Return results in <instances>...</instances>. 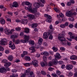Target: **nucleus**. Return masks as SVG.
Returning <instances> with one entry per match:
<instances>
[{
    "label": "nucleus",
    "instance_id": "obj_5",
    "mask_svg": "<svg viewBox=\"0 0 77 77\" xmlns=\"http://www.w3.org/2000/svg\"><path fill=\"white\" fill-rule=\"evenodd\" d=\"M51 33L50 32H45L44 33L43 35V37L45 39H47L49 35H51Z\"/></svg>",
    "mask_w": 77,
    "mask_h": 77
},
{
    "label": "nucleus",
    "instance_id": "obj_59",
    "mask_svg": "<svg viewBox=\"0 0 77 77\" xmlns=\"http://www.w3.org/2000/svg\"><path fill=\"white\" fill-rule=\"evenodd\" d=\"M41 74H42L43 75H46L45 72L44 71L41 72Z\"/></svg>",
    "mask_w": 77,
    "mask_h": 77
},
{
    "label": "nucleus",
    "instance_id": "obj_49",
    "mask_svg": "<svg viewBox=\"0 0 77 77\" xmlns=\"http://www.w3.org/2000/svg\"><path fill=\"white\" fill-rule=\"evenodd\" d=\"M69 26L70 28H72L74 27V25L72 24H69Z\"/></svg>",
    "mask_w": 77,
    "mask_h": 77
},
{
    "label": "nucleus",
    "instance_id": "obj_42",
    "mask_svg": "<svg viewBox=\"0 0 77 77\" xmlns=\"http://www.w3.org/2000/svg\"><path fill=\"white\" fill-rule=\"evenodd\" d=\"M52 75L53 76V77H58V76H57V75L55 73L52 74Z\"/></svg>",
    "mask_w": 77,
    "mask_h": 77
},
{
    "label": "nucleus",
    "instance_id": "obj_39",
    "mask_svg": "<svg viewBox=\"0 0 77 77\" xmlns=\"http://www.w3.org/2000/svg\"><path fill=\"white\" fill-rule=\"evenodd\" d=\"M60 27H61V28L64 29V28H65L66 26L64 24H61L60 25Z\"/></svg>",
    "mask_w": 77,
    "mask_h": 77
},
{
    "label": "nucleus",
    "instance_id": "obj_40",
    "mask_svg": "<svg viewBox=\"0 0 77 77\" xmlns=\"http://www.w3.org/2000/svg\"><path fill=\"white\" fill-rule=\"evenodd\" d=\"M70 38L71 39H75V36L74 34H72L70 36Z\"/></svg>",
    "mask_w": 77,
    "mask_h": 77
},
{
    "label": "nucleus",
    "instance_id": "obj_57",
    "mask_svg": "<svg viewBox=\"0 0 77 77\" xmlns=\"http://www.w3.org/2000/svg\"><path fill=\"white\" fill-rule=\"evenodd\" d=\"M63 61H60L58 62V63H59V64H60V65H62V64H63Z\"/></svg>",
    "mask_w": 77,
    "mask_h": 77
},
{
    "label": "nucleus",
    "instance_id": "obj_64",
    "mask_svg": "<svg viewBox=\"0 0 77 77\" xmlns=\"http://www.w3.org/2000/svg\"><path fill=\"white\" fill-rule=\"evenodd\" d=\"M26 76V75L25 74H22L20 77H25Z\"/></svg>",
    "mask_w": 77,
    "mask_h": 77
},
{
    "label": "nucleus",
    "instance_id": "obj_52",
    "mask_svg": "<svg viewBox=\"0 0 77 77\" xmlns=\"http://www.w3.org/2000/svg\"><path fill=\"white\" fill-rule=\"evenodd\" d=\"M34 43H35V42L33 41H31L30 42V44H31V45H34Z\"/></svg>",
    "mask_w": 77,
    "mask_h": 77
},
{
    "label": "nucleus",
    "instance_id": "obj_56",
    "mask_svg": "<svg viewBox=\"0 0 77 77\" xmlns=\"http://www.w3.org/2000/svg\"><path fill=\"white\" fill-rule=\"evenodd\" d=\"M61 68L62 69H64V68H65V65L63 64L61 66Z\"/></svg>",
    "mask_w": 77,
    "mask_h": 77
},
{
    "label": "nucleus",
    "instance_id": "obj_30",
    "mask_svg": "<svg viewBox=\"0 0 77 77\" xmlns=\"http://www.w3.org/2000/svg\"><path fill=\"white\" fill-rule=\"evenodd\" d=\"M8 59L10 60V61H12V59H13V57L12 55H10L8 57Z\"/></svg>",
    "mask_w": 77,
    "mask_h": 77
},
{
    "label": "nucleus",
    "instance_id": "obj_23",
    "mask_svg": "<svg viewBox=\"0 0 77 77\" xmlns=\"http://www.w3.org/2000/svg\"><path fill=\"white\" fill-rule=\"evenodd\" d=\"M32 65V63H26L24 64V65L25 66H30Z\"/></svg>",
    "mask_w": 77,
    "mask_h": 77
},
{
    "label": "nucleus",
    "instance_id": "obj_10",
    "mask_svg": "<svg viewBox=\"0 0 77 77\" xmlns=\"http://www.w3.org/2000/svg\"><path fill=\"white\" fill-rule=\"evenodd\" d=\"M73 66L72 65H67L66 66V68L67 70H70L72 69Z\"/></svg>",
    "mask_w": 77,
    "mask_h": 77
},
{
    "label": "nucleus",
    "instance_id": "obj_55",
    "mask_svg": "<svg viewBox=\"0 0 77 77\" xmlns=\"http://www.w3.org/2000/svg\"><path fill=\"white\" fill-rule=\"evenodd\" d=\"M68 24H69V23L68 22H65L64 24V25L65 27H66V26H68Z\"/></svg>",
    "mask_w": 77,
    "mask_h": 77
},
{
    "label": "nucleus",
    "instance_id": "obj_47",
    "mask_svg": "<svg viewBox=\"0 0 77 77\" xmlns=\"http://www.w3.org/2000/svg\"><path fill=\"white\" fill-rule=\"evenodd\" d=\"M57 73V75H60V74H61V72H60L59 70H57L56 71Z\"/></svg>",
    "mask_w": 77,
    "mask_h": 77
},
{
    "label": "nucleus",
    "instance_id": "obj_19",
    "mask_svg": "<svg viewBox=\"0 0 77 77\" xmlns=\"http://www.w3.org/2000/svg\"><path fill=\"white\" fill-rule=\"evenodd\" d=\"M20 22L21 23L24 24L25 23H27V19H23Z\"/></svg>",
    "mask_w": 77,
    "mask_h": 77
},
{
    "label": "nucleus",
    "instance_id": "obj_13",
    "mask_svg": "<svg viewBox=\"0 0 77 77\" xmlns=\"http://www.w3.org/2000/svg\"><path fill=\"white\" fill-rule=\"evenodd\" d=\"M2 62L3 63H5L4 66H5V65H7L9 64V63H11V62H8V60H3L2 61Z\"/></svg>",
    "mask_w": 77,
    "mask_h": 77
},
{
    "label": "nucleus",
    "instance_id": "obj_60",
    "mask_svg": "<svg viewBox=\"0 0 77 77\" xmlns=\"http://www.w3.org/2000/svg\"><path fill=\"white\" fill-rule=\"evenodd\" d=\"M43 45L45 46H47L48 45V44H47V43L46 42H44L43 43Z\"/></svg>",
    "mask_w": 77,
    "mask_h": 77
},
{
    "label": "nucleus",
    "instance_id": "obj_31",
    "mask_svg": "<svg viewBox=\"0 0 77 77\" xmlns=\"http://www.w3.org/2000/svg\"><path fill=\"white\" fill-rule=\"evenodd\" d=\"M29 29L27 28L25 29V32L26 33H29Z\"/></svg>",
    "mask_w": 77,
    "mask_h": 77
},
{
    "label": "nucleus",
    "instance_id": "obj_20",
    "mask_svg": "<svg viewBox=\"0 0 77 77\" xmlns=\"http://www.w3.org/2000/svg\"><path fill=\"white\" fill-rule=\"evenodd\" d=\"M12 6L13 8H17L18 6V4L17 3V2H14L13 3Z\"/></svg>",
    "mask_w": 77,
    "mask_h": 77
},
{
    "label": "nucleus",
    "instance_id": "obj_38",
    "mask_svg": "<svg viewBox=\"0 0 77 77\" xmlns=\"http://www.w3.org/2000/svg\"><path fill=\"white\" fill-rule=\"evenodd\" d=\"M43 61L44 62H47V57H46L45 56H43Z\"/></svg>",
    "mask_w": 77,
    "mask_h": 77
},
{
    "label": "nucleus",
    "instance_id": "obj_16",
    "mask_svg": "<svg viewBox=\"0 0 77 77\" xmlns=\"http://www.w3.org/2000/svg\"><path fill=\"white\" fill-rule=\"evenodd\" d=\"M29 50H31V53H33L34 52H35L36 51V50L35 49V48L34 47H32L30 48H29Z\"/></svg>",
    "mask_w": 77,
    "mask_h": 77
},
{
    "label": "nucleus",
    "instance_id": "obj_33",
    "mask_svg": "<svg viewBox=\"0 0 77 77\" xmlns=\"http://www.w3.org/2000/svg\"><path fill=\"white\" fill-rule=\"evenodd\" d=\"M20 42H21V43H23V44H25V43H26L27 42V41L25 39H21L20 40Z\"/></svg>",
    "mask_w": 77,
    "mask_h": 77
},
{
    "label": "nucleus",
    "instance_id": "obj_43",
    "mask_svg": "<svg viewBox=\"0 0 77 77\" xmlns=\"http://www.w3.org/2000/svg\"><path fill=\"white\" fill-rule=\"evenodd\" d=\"M59 15L60 16V17H61V18H63V17H64V15H63V14L62 13H59Z\"/></svg>",
    "mask_w": 77,
    "mask_h": 77
},
{
    "label": "nucleus",
    "instance_id": "obj_46",
    "mask_svg": "<svg viewBox=\"0 0 77 77\" xmlns=\"http://www.w3.org/2000/svg\"><path fill=\"white\" fill-rule=\"evenodd\" d=\"M53 33H52L51 34H50V35L49 36V38L50 39H53V36H52V35H51V34Z\"/></svg>",
    "mask_w": 77,
    "mask_h": 77
},
{
    "label": "nucleus",
    "instance_id": "obj_27",
    "mask_svg": "<svg viewBox=\"0 0 77 77\" xmlns=\"http://www.w3.org/2000/svg\"><path fill=\"white\" fill-rule=\"evenodd\" d=\"M18 35H12L11 37V39H14V38H18Z\"/></svg>",
    "mask_w": 77,
    "mask_h": 77
},
{
    "label": "nucleus",
    "instance_id": "obj_9",
    "mask_svg": "<svg viewBox=\"0 0 77 77\" xmlns=\"http://www.w3.org/2000/svg\"><path fill=\"white\" fill-rule=\"evenodd\" d=\"M7 44V42L5 41V39H3L0 41V44L3 45H6Z\"/></svg>",
    "mask_w": 77,
    "mask_h": 77
},
{
    "label": "nucleus",
    "instance_id": "obj_17",
    "mask_svg": "<svg viewBox=\"0 0 77 77\" xmlns=\"http://www.w3.org/2000/svg\"><path fill=\"white\" fill-rule=\"evenodd\" d=\"M49 32H50L51 33H53V26H52V25H50L49 26Z\"/></svg>",
    "mask_w": 77,
    "mask_h": 77
},
{
    "label": "nucleus",
    "instance_id": "obj_41",
    "mask_svg": "<svg viewBox=\"0 0 77 77\" xmlns=\"http://www.w3.org/2000/svg\"><path fill=\"white\" fill-rule=\"evenodd\" d=\"M15 30L16 31H17L18 32H19V31H20L21 30V28L20 27H18L15 28Z\"/></svg>",
    "mask_w": 77,
    "mask_h": 77
},
{
    "label": "nucleus",
    "instance_id": "obj_21",
    "mask_svg": "<svg viewBox=\"0 0 77 77\" xmlns=\"http://www.w3.org/2000/svg\"><path fill=\"white\" fill-rule=\"evenodd\" d=\"M70 59L71 60H77V56L75 55H72L70 57Z\"/></svg>",
    "mask_w": 77,
    "mask_h": 77
},
{
    "label": "nucleus",
    "instance_id": "obj_45",
    "mask_svg": "<svg viewBox=\"0 0 77 77\" xmlns=\"http://www.w3.org/2000/svg\"><path fill=\"white\" fill-rule=\"evenodd\" d=\"M20 40H17L15 42V44H18L19 43H20Z\"/></svg>",
    "mask_w": 77,
    "mask_h": 77
},
{
    "label": "nucleus",
    "instance_id": "obj_15",
    "mask_svg": "<svg viewBox=\"0 0 77 77\" xmlns=\"http://www.w3.org/2000/svg\"><path fill=\"white\" fill-rule=\"evenodd\" d=\"M23 39H25L26 41H29L30 39V36L29 35H24Z\"/></svg>",
    "mask_w": 77,
    "mask_h": 77
},
{
    "label": "nucleus",
    "instance_id": "obj_25",
    "mask_svg": "<svg viewBox=\"0 0 77 77\" xmlns=\"http://www.w3.org/2000/svg\"><path fill=\"white\" fill-rule=\"evenodd\" d=\"M34 6L36 8H39V3H35L34 4Z\"/></svg>",
    "mask_w": 77,
    "mask_h": 77
},
{
    "label": "nucleus",
    "instance_id": "obj_44",
    "mask_svg": "<svg viewBox=\"0 0 77 77\" xmlns=\"http://www.w3.org/2000/svg\"><path fill=\"white\" fill-rule=\"evenodd\" d=\"M54 69V68H52V67H49L48 68V70H49V71H52V70H53Z\"/></svg>",
    "mask_w": 77,
    "mask_h": 77
},
{
    "label": "nucleus",
    "instance_id": "obj_28",
    "mask_svg": "<svg viewBox=\"0 0 77 77\" xmlns=\"http://www.w3.org/2000/svg\"><path fill=\"white\" fill-rule=\"evenodd\" d=\"M43 39L42 38H40L39 39V45H42V44Z\"/></svg>",
    "mask_w": 77,
    "mask_h": 77
},
{
    "label": "nucleus",
    "instance_id": "obj_35",
    "mask_svg": "<svg viewBox=\"0 0 77 77\" xmlns=\"http://www.w3.org/2000/svg\"><path fill=\"white\" fill-rule=\"evenodd\" d=\"M30 70H31V69L30 68H28L26 71V74H29V72H30Z\"/></svg>",
    "mask_w": 77,
    "mask_h": 77
},
{
    "label": "nucleus",
    "instance_id": "obj_62",
    "mask_svg": "<svg viewBox=\"0 0 77 77\" xmlns=\"http://www.w3.org/2000/svg\"><path fill=\"white\" fill-rule=\"evenodd\" d=\"M0 32H3V28H0Z\"/></svg>",
    "mask_w": 77,
    "mask_h": 77
},
{
    "label": "nucleus",
    "instance_id": "obj_48",
    "mask_svg": "<svg viewBox=\"0 0 77 77\" xmlns=\"http://www.w3.org/2000/svg\"><path fill=\"white\" fill-rule=\"evenodd\" d=\"M72 75H73V73H72L71 72H69L68 74V75L69 77H71V76H72Z\"/></svg>",
    "mask_w": 77,
    "mask_h": 77
},
{
    "label": "nucleus",
    "instance_id": "obj_26",
    "mask_svg": "<svg viewBox=\"0 0 77 77\" xmlns=\"http://www.w3.org/2000/svg\"><path fill=\"white\" fill-rule=\"evenodd\" d=\"M42 55H44L45 56H48V53L47 51H45L44 52H42L41 54Z\"/></svg>",
    "mask_w": 77,
    "mask_h": 77
},
{
    "label": "nucleus",
    "instance_id": "obj_50",
    "mask_svg": "<svg viewBox=\"0 0 77 77\" xmlns=\"http://www.w3.org/2000/svg\"><path fill=\"white\" fill-rule=\"evenodd\" d=\"M4 49L3 47H2V46H0V51H3L4 50Z\"/></svg>",
    "mask_w": 77,
    "mask_h": 77
},
{
    "label": "nucleus",
    "instance_id": "obj_63",
    "mask_svg": "<svg viewBox=\"0 0 77 77\" xmlns=\"http://www.w3.org/2000/svg\"><path fill=\"white\" fill-rule=\"evenodd\" d=\"M25 55H27V51H24L23 52V53Z\"/></svg>",
    "mask_w": 77,
    "mask_h": 77
},
{
    "label": "nucleus",
    "instance_id": "obj_1",
    "mask_svg": "<svg viewBox=\"0 0 77 77\" xmlns=\"http://www.w3.org/2000/svg\"><path fill=\"white\" fill-rule=\"evenodd\" d=\"M10 65H11V63L7 64V65H5L4 66H5V67L0 68V72L1 73H6L7 71H9L10 68H9V66H10Z\"/></svg>",
    "mask_w": 77,
    "mask_h": 77
},
{
    "label": "nucleus",
    "instance_id": "obj_14",
    "mask_svg": "<svg viewBox=\"0 0 77 77\" xmlns=\"http://www.w3.org/2000/svg\"><path fill=\"white\" fill-rule=\"evenodd\" d=\"M56 55H54L55 56V59L54 60H57L56 59H60L61 58V56L60 55L59 53H57L56 54Z\"/></svg>",
    "mask_w": 77,
    "mask_h": 77
},
{
    "label": "nucleus",
    "instance_id": "obj_6",
    "mask_svg": "<svg viewBox=\"0 0 77 77\" xmlns=\"http://www.w3.org/2000/svg\"><path fill=\"white\" fill-rule=\"evenodd\" d=\"M4 32L7 35H10V34H12V32L10 30L7 28L5 29L4 30Z\"/></svg>",
    "mask_w": 77,
    "mask_h": 77
},
{
    "label": "nucleus",
    "instance_id": "obj_54",
    "mask_svg": "<svg viewBox=\"0 0 77 77\" xmlns=\"http://www.w3.org/2000/svg\"><path fill=\"white\" fill-rule=\"evenodd\" d=\"M7 14L10 15H11V16H12V13H11L10 11H8L7 12Z\"/></svg>",
    "mask_w": 77,
    "mask_h": 77
},
{
    "label": "nucleus",
    "instance_id": "obj_22",
    "mask_svg": "<svg viewBox=\"0 0 77 77\" xmlns=\"http://www.w3.org/2000/svg\"><path fill=\"white\" fill-rule=\"evenodd\" d=\"M25 59L26 61H30V60H31L30 57L28 56H26L25 57Z\"/></svg>",
    "mask_w": 77,
    "mask_h": 77
},
{
    "label": "nucleus",
    "instance_id": "obj_12",
    "mask_svg": "<svg viewBox=\"0 0 77 77\" xmlns=\"http://www.w3.org/2000/svg\"><path fill=\"white\" fill-rule=\"evenodd\" d=\"M28 17L29 20H33V19H35V16L33 14H29Z\"/></svg>",
    "mask_w": 77,
    "mask_h": 77
},
{
    "label": "nucleus",
    "instance_id": "obj_7",
    "mask_svg": "<svg viewBox=\"0 0 77 77\" xmlns=\"http://www.w3.org/2000/svg\"><path fill=\"white\" fill-rule=\"evenodd\" d=\"M38 61L37 60H33L32 61V64L34 66L37 67V66H38Z\"/></svg>",
    "mask_w": 77,
    "mask_h": 77
},
{
    "label": "nucleus",
    "instance_id": "obj_24",
    "mask_svg": "<svg viewBox=\"0 0 77 77\" xmlns=\"http://www.w3.org/2000/svg\"><path fill=\"white\" fill-rule=\"evenodd\" d=\"M0 23L2 24H4L5 23V20L3 18H1V20L0 21Z\"/></svg>",
    "mask_w": 77,
    "mask_h": 77
},
{
    "label": "nucleus",
    "instance_id": "obj_8",
    "mask_svg": "<svg viewBox=\"0 0 77 77\" xmlns=\"http://www.w3.org/2000/svg\"><path fill=\"white\" fill-rule=\"evenodd\" d=\"M66 15L67 17H71L72 15V11H68L67 12H66Z\"/></svg>",
    "mask_w": 77,
    "mask_h": 77
},
{
    "label": "nucleus",
    "instance_id": "obj_32",
    "mask_svg": "<svg viewBox=\"0 0 77 77\" xmlns=\"http://www.w3.org/2000/svg\"><path fill=\"white\" fill-rule=\"evenodd\" d=\"M37 26H38V24L36 23H34L32 24V28H36L37 27Z\"/></svg>",
    "mask_w": 77,
    "mask_h": 77
},
{
    "label": "nucleus",
    "instance_id": "obj_37",
    "mask_svg": "<svg viewBox=\"0 0 77 77\" xmlns=\"http://www.w3.org/2000/svg\"><path fill=\"white\" fill-rule=\"evenodd\" d=\"M41 66L42 67H44L45 66V63L43 62H42L41 63Z\"/></svg>",
    "mask_w": 77,
    "mask_h": 77
},
{
    "label": "nucleus",
    "instance_id": "obj_53",
    "mask_svg": "<svg viewBox=\"0 0 77 77\" xmlns=\"http://www.w3.org/2000/svg\"><path fill=\"white\" fill-rule=\"evenodd\" d=\"M60 50H62L63 51H64V50H65V48L63 47H61L60 48Z\"/></svg>",
    "mask_w": 77,
    "mask_h": 77
},
{
    "label": "nucleus",
    "instance_id": "obj_2",
    "mask_svg": "<svg viewBox=\"0 0 77 77\" xmlns=\"http://www.w3.org/2000/svg\"><path fill=\"white\" fill-rule=\"evenodd\" d=\"M65 35L60 34L58 35V39L61 41V43L63 45H65V38H64Z\"/></svg>",
    "mask_w": 77,
    "mask_h": 77
},
{
    "label": "nucleus",
    "instance_id": "obj_4",
    "mask_svg": "<svg viewBox=\"0 0 77 77\" xmlns=\"http://www.w3.org/2000/svg\"><path fill=\"white\" fill-rule=\"evenodd\" d=\"M58 62V61L57 60L53 59L52 60V62L50 61L48 63V66H51L53 63L54 65H57Z\"/></svg>",
    "mask_w": 77,
    "mask_h": 77
},
{
    "label": "nucleus",
    "instance_id": "obj_18",
    "mask_svg": "<svg viewBox=\"0 0 77 77\" xmlns=\"http://www.w3.org/2000/svg\"><path fill=\"white\" fill-rule=\"evenodd\" d=\"M29 77H35V74L33 72H31L29 73V75H28Z\"/></svg>",
    "mask_w": 77,
    "mask_h": 77
},
{
    "label": "nucleus",
    "instance_id": "obj_29",
    "mask_svg": "<svg viewBox=\"0 0 77 77\" xmlns=\"http://www.w3.org/2000/svg\"><path fill=\"white\" fill-rule=\"evenodd\" d=\"M9 47H11L12 50H14L15 48V46L14 44H13V45L10 46Z\"/></svg>",
    "mask_w": 77,
    "mask_h": 77
},
{
    "label": "nucleus",
    "instance_id": "obj_51",
    "mask_svg": "<svg viewBox=\"0 0 77 77\" xmlns=\"http://www.w3.org/2000/svg\"><path fill=\"white\" fill-rule=\"evenodd\" d=\"M67 6H69L71 5V3L70 2H69L67 3Z\"/></svg>",
    "mask_w": 77,
    "mask_h": 77
},
{
    "label": "nucleus",
    "instance_id": "obj_61",
    "mask_svg": "<svg viewBox=\"0 0 77 77\" xmlns=\"http://www.w3.org/2000/svg\"><path fill=\"white\" fill-rule=\"evenodd\" d=\"M13 43H12V42L10 41L9 42V45L10 46H11V45H13Z\"/></svg>",
    "mask_w": 77,
    "mask_h": 77
},
{
    "label": "nucleus",
    "instance_id": "obj_3",
    "mask_svg": "<svg viewBox=\"0 0 77 77\" xmlns=\"http://www.w3.org/2000/svg\"><path fill=\"white\" fill-rule=\"evenodd\" d=\"M25 9H27L28 11L31 12L32 14H35V13H36V12H37V9L36 8H34L32 9V5H30L29 8L26 7L25 8Z\"/></svg>",
    "mask_w": 77,
    "mask_h": 77
},
{
    "label": "nucleus",
    "instance_id": "obj_11",
    "mask_svg": "<svg viewBox=\"0 0 77 77\" xmlns=\"http://www.w3.org/2000/svg\"><path fill=\"white\" fill-rule=\"evenodd\" d=\"M40 2L41 3L39 2V6L40 7L41 6V7H43L44 5L43 4L45 3V0H40ZM41 3H42L43 4H42Z\"/></svg>",
    "mask_w": 77,
    "mask_h": 77
},
{
    "label": "nucleus",
    "instance_id": "obj_34",
    "mask_svg": "<svg viewBox=\"0 0 77 77\" xmlns=\"http://www.w3.org/2000/svg\"><path fill=\"white\" fill-rule=\"evenodd\" d=\"M52 49L53 50V51L54 52H56V51H57V50H58V49L55 47H53Z\"/></svg>",
    "mask_w": 77,
    "mask_h": 77
},
{
    "label": "nucleus",
    "instance_id": "obj_36",
    "mask_svg": "<svg viewBox=\"0 0 77 77\" xmlns=\"http://www.w3.org/2000/svg\"><path fill=\"white\" fill-rule=\"evenodd\" d=\"M69 21H74V20L73 17L71 16L69 18Z\"/></svg>",
    "mask_w": 77,
    "mask_h": 77
},
{
    "label": "nucleus",
    "instance_id": "obj_58",
    "mask_svg": "<svg viewBox=\"0 0 77 77\" xmlns=\"http://www.w3.org/2000/svg\"><path fill=\"white\" fill-rule=\"evenodd\" d=\"M25 4L26 5H27L28 6L30 5V2H25Z\"/></svg>",
    "mask_w": 77,
    "mask_h": 77
}]
</instances>
